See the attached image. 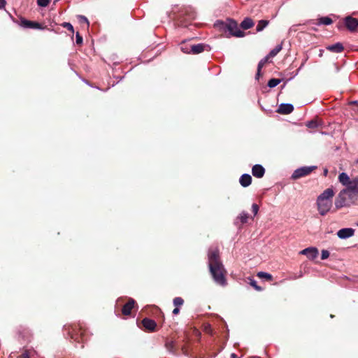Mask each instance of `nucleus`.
<instances>
[{
  "mask_svg": "<svg viewBox=\"0 0 358 358\" xmlns=\"http://www.w3.org/2000/svg\"><path fill=\"white\" fill-rule=\"evenodd\" d=\"M252 210L255 215H256L259 211V206L256 203H253L252 206Z\"/></svg>",
  "mask_w": 358,
  "mask_h": 358,
  "instance_id": "38",
  "label": "nucleus"
},
{
  "mask_svg": "<svg viewBox=\"0 0 358 358\" xmlns=\"http://www.w3.org/2000/svg\"><path fill=\"white\" fill-rule=\"evenodd\" d=\"M231 358H239L235 353L231 355Z\"/></svg>",
  "mask_w": 358,
  "mask_h": 358,
  "instance_id": "46",
  "label": "nucleus"
},
{
  "mask_svg": "<svg viewBox=\"0 0 358 358\" xmlns=\"http://www.w3.org/2000/svg\"><path fill=\"white\" fill-rule=\"evenodd\" d=\"M6 1L0 0V9L3 8L5 6Z\"/></svg>",
  "mask_w": 358,
  "mask_h": 358,
  "instance_id": "43",
  "label": "nucleus"
},
{
  "mask_svg": "<svg viewBox=\"0 0 358 358\" xmlns=\"http://www.w3.org/2000/svg\"><path fill=\"white\" fill-rule=\"evenodd\" d=\"M355 234V229L352 228H343L337 232V236L342 239L348 238L352 236Z\"/></svg>",
  "mask_w": 358,
  "mask_h": 358,
  "instance_id": "12",
  "label": "nucleus"
},
{
  "mask_svg": "<svg viewBox=\"0 0 358 358\" xmlns=\"http://www.w3.org/2000/svg\"><path fill=\"white\" fill-rule=\"evenodd\" d=\"M181 15H185L184 20H190L196 17V13L192 8H187L182 12Z\"/></svg>",
  "mask_w": 358,
  "mask_h": 358,
  "instance_id": "16",
  "label": "nucleus"
},
{
  "mask_svg": "<svg viewBox=\"0 0 358 358\" xmlns=\"http://www.w3.org/2000/svg\"><path fill=\"white\" fill-rule=\"evenodd\" d=\"M338 179H350V178L345 173H341L339 174Z\"/></svg>",
  "mask_w": 358,
  "mask_h": 358,
  "instance_id": "40",
  "label": "nucleus"
},
{
  "mask_svg": "<svg viewBox=\"0 0 358 358\" xmlns=\"http://www.w3.org/2000/svg\"><path fill=\"white\" fill-rule=\"evenodd\" d=\"M157 327L156 322L150 318L145 317L141 321L140 327L148 332H153Z\"/></svg>",
  "mask_w": 358,
  "mask_h": 358,
  "instance_id": "7",
  "label": "nucleus"
},
{
  "mask_svg": "<svg viewBox=\"0 0 358 358\" xmlns=\"http://www.w3.org/2000/svg\"><path fill=\"white\" fill-rule=\"evenodd\" d=\"M257 276L259 278H265L268 281H271L273 280V276L271 274L265 272H259L257 273Z\"/></svg>",
  "mask_w": 358,
  "mask_h": 358,
  "instance_id": "23",
  "label": "nucleus"
},
{
  "mask_svg": "<svg viewBox=\"0 0 358 358\" xmlns=\"http://www.w3.org/2000/svg\"><path fill=\"white\" fill-rule=\"evenodd\" d=\"M136 303L134 299L129 298L128 301L123 306L122 313L125 316H129L131 313L132 309L135 308Z\"/></svg>",
  "mask_w": 358,
  "mask_h": 358,
  "instance_id": "9",
  "label": "nucleus"
},
{
  "mask_svg": "<svg viewBox=\"0 0 358 358\" xmlns=\"http://www.w3.org/2000/svg\"><path fill=\"white\" fill-rule=\"evenodd\" d=\"M345 24L350 31H355L358 27V20L350 16L345 18Z\"/></svg>",
  "mask_w": 358,
  "mask_h": 358,
  "instance_id": "11",
  "label": "nucleus"
},
{
  "mask_svg": "<svg viewBox=\"0 0 358 358\" xmlns=\"http://www.w3.org/2000/svg\"><path fill=\"white\" fill-rule=\"evenodd\" d=\"M316 166H303L297 169L294 171L292 176V179H296L298 178L301 177H305L307 176L310 172H312Z\"/></svg>",
  "mask_w": 358,
  "mask_h": 358,
  "instance_id": "6",
  "label": "nucleus"
},
{
  "mask_svg": "<svg viewBox=\"0 0 358 358\" xmlns=\"http://www.w3.org/2000/svg\"><path fill=\"white\" fill-rule=\"evenodd\" d=\"M282 50V45L275 46L269 53V56L275 57Z\"/></svg>",
  "mask_w": 358,
  "mask_h": 358,
  "instance_id": "24",
  "label": "nucleus"
},
{
  "mask_svg": "<svg viewBox=\"0 0 358 358\" xmlns=\"http://www.w3.org/2000/svg\"><path fill=\"white\" fill-rule=\"evenodd\" d=\"M357 225H358V224H357Z\"/></svg>",
  "mask_w": 358,
  "mask_h": 358,
  "instance_id": "48",
  "label": "nucleus"
},
{
  "mask_svg": "<svg viewBox=\"0 0 358 358\" xmlns=\"http://www.w3.org/2000/svg\"><path fill=\"white\" fill-rule=\"evenodd\" d=\"M252 172L255 177L259 178L264 176L265 169L262 165L256 164L252 167Z\"/></svg>",
  "mask_w": 358,
  "mask_h": 358,
  "instance_id": "14",
  "label": "nucleus"
},
{
  "mask_svg": "<svg viewBox=\"0 0 358 358\" xmlns=\"http://www.w3.org/2000/svg\"><path fill=\"white\" fill-rule=\"evenodd\" d=\"M17 358H30V352L28 350H25L22 352Z\"/></svg>",
  "mask_w": 358,
  "mask_h": 358,
  "instance_id": "35",
  "label": "nucleus"
},
{
  "mask_svg": "<svg viewBox=\"0 0 358 358\" xmlns=\"http://www.w3.org/2000/svg\"><path fill=\"white\" fill-rule=\"evenodd\" d=\"M222 28L229 31L231 36L236 37L244 36V33L238 27L237 23L234 20H229L226 23H222Z\"/></svg>",
  "mask_w": 358,
  "mask_h": 358,
  "instance_id": "5",
  "label": "nucleus"
},
{
  "mask_svg": "<svg viewBox=\"0 0 358 358\" xmlns=\"http://www.w3.org/2000/svg\"><path fill=\"white\" fill-rule=\"evenodd\" d=\"M20 334L22 335V338L28 340L31 337V333L28 329H24L20 331Z\"/></svg>",
  "mask_w": 358,
  "mask_h": 358,
  "instance_id": "28",
  "label": "nucleus"
},
{
  "mask_svg": "<svg viewBox=\"0 0 358 358\" xmlns=\"http://www.w3.org/2000/svg\"><path fill=\"white\" fill-rule=\"evenodd\" d=\"M327 173H328V170L327 169H325L324 170V177H327Z\"/></svg>",
  "mask_w": 358,
  "mask_h": 358,
  "instance_id": "47",
  "label": "nucleus"
},
{
  "mask_svg": "<svg viewBox=\"0 0 358 358\" xmlns=\"http://www.w3.org/2000/svg\"><path fill=\"white\" fill-rule=\"evenodd\" d=\"M332 23V20L329 17H322L319 20V24L329 25Z\"/></svg>",
  "mask_w": 358,
  "mask_h": 358,
  "instance_id": "22",
  "label": "nucleus"
},
{
  "mask_svg": "<svg viewBox=\"0 0 358 358\" xmlns=\"http://www.w3.org/2000/svg\"><path fill=\"white\" fill-rule=\"evenodd\" d=\"M300 254L306 255L309 259L313 260L318 255V250L316 248H307L300 252Z\"/></svg>",
  "mask_w": 358,
  "mask_h": 358,
  "instance_id": "10",
  "label": "nucleus"
},
{
  "mask_svg": "<svg viewBox=\"0 0 358 358\" xmlns=\"http://www.w3.org/2000/svg\"><path fill=\"white\" fill-rule=\"evenodd\" d=\"M250 285L253 287L257 291H262V289L257 285V282L254 279H250Z\"/></svg>",
  "mask_w": 358,
  "mask_h": 358,
  "instance_id": "31",
  "label": "nucleus"
},
{
  "mask_svg": "<svg viewBox=\"0 0 358 358\" xmlns=\"http://www.w3.org/2000/svg\"><path fill=\"white\" fill-rule=\"evenodd\" d=\"M205 331L208 334H212V328H211V326L210 324H208L207 326L205 327Z\"/></svg>",
  "mask_w": 358,
  "mask_h": 358,
  "instance_id": "41",
  "label": "nucleus"
},
{
  "mask_svg": "<svg viewBox=\"0 0 358 358\" xmlns=\"http://www.w3.org/2000/svg\"><path fill=\"white\" fill-rule=\"evenodd\" d=\"M352 182L355 186L358 187V180H352Z\"/></svg>",
  "mask_w": 358,
  "mask_h": 358,
  "instance_id": "45",
  "label": "nucleus"
},
{
  "mask_svg": "<svg viewBox=\"0 0 358 358\" xmlns=\"http://www.w3.org/2000/svg\"><path fill=\"white\" fill-rule=\"evenodd\" d=\"M64 331H66L70 338L76 343H83L87 340L85 329L79 324L64 325Z\"/></svg>",
  "mask_w": 358,
  "mask_h": 358,
  "instance_id": "4",
  "label": "nucleus"
},
{
  "mask_svg": "<svg viewBox=\"0 0 358 358\" xmlns=\"http://www.w3.org/2000/svg\"><path fill=\"white\" fill-rule=\"evenodd\" d=\"M254 22L252 19L250 18H245L243 22L241 23V27L243 29H248L253 27Z\"/></svg>",
  "mask_w": 358,
  "mask_h": 358,
  "instance_id": "18",
  "label": "nucleus"
},
{
  "mask_svg": "<svg viewBox=\"0 0 358 358\" xmlns=\"http://www.w3.org/2000/svg\"><path fill=\"white\" fill-rule=\"evenodd\" d=\"M208 45H204L203 43L192 45H191V53L194 54V55L201 53L205 50L206 48H208Z\"/></svg>",
  "mask_w": 358,
  "mask_h": 358,
  "instance_id": "15",
  "label": "nucleus"
},
{
  "mask_svg": "<svg viewBox=\"0 0 358 358\" xmlns=\"http://www.w3.org/2000/svg\"><path fill=\"white\" fill-rule=\"evenodd\" d=\"M165 347L169 351H173L174 349L173 340L167 338L165 341Z\"/></svg>",
  "mask_w": 358,
  "mask_h": 358,
  "instance_id": "20",
  "label": "nucleus"
},
{
  "mask_svg": "<svg viewBox=\"0 0 358 358\" xmlns=\"http://www.w3.org/2000/svg\"><path fill=\"white\" fill-rule=\"evenodd\" d=\"M179 312H180V310H179L178 307H176V308L173 309V314H174V315H177V314H178V313H179Z\"/></svg>",
  "mask_w": 358,
  "mask_h": 358,
  "instance_id": "44",
  "label": "nucleus"
},
{
  "mask_svg": "<svg viewBox=\"0 0 358 358\" xmlns=\"http://www.w3.org/2000/svg\"><path fill=\"white\" fill-rule=\"evenodd\" d=\"M240 179H252V177L250 174L244 173L241 176Z\"/></svg>",
  "mask_w": 358,
  "mask_h": 358,
  "instance_id": "42",
  "label": "nucleus"
},
{
  "mask_svg": "<svg viewBox=\"0 0 358 358\" xmlns=\"http://www.w3.org/2000/svg\"><path fill=\"white\" fill-rule=\"evenodd\" d=\"M294 110V106L291 103H281L278 109V113L280 114H289Z\"/></svg>",
  "mask_w": 358,
  "mask_h": 358,
  "instance_id": "13",
  "label": "nucleus"
},
{
  "mask_svg": "<svg viewBox=\"0 0 358 358\" xmlns=\"http://www.w3.org/2000/svg\"><path fill=\"white\" fill-rule=\"evenodd\" d=\"M268 24V20H262L259 21V22L256 27L257 31H262Z\"/></svg>",
  "mask_w": 358,
  "mask_h": 358,
  "instance_id": "19",
  "label": "nucleus"
},
{
  "mask_svg": "<svg viewBox=\"0 0 358 358\" xmlns=\"http://www.w3.org/2000/svg\"><path fill=\"white\" fill-rule=\"evenodd\" d=\"M238 218L240 219L241 220V224H245L248 222V220L249 218V215L247 213H245V212H243L240 216L238 217Z\"/></svg>",
  "mask_w": 358,
  "mask_h": 358,
  "instance_id": "26",
  "label": "nucleus"
},
{
  "mask_svg": "<svg viewBox=\"0 0 358 358\" xmlns=\"http://www.w3.org/2000/svg\"><path fill=\"white\" fill-rule=\"evenodd\" d=\"M20 25L25 29H42L43 27L41 24L36 22H33L28 20L25 18L20 19Z\"/></svg>",
  "mask_w": 358,
  "mask_h": 358,
  "instance_id": "8",
  "label": "nucleus"
},
{
  "mask_svg": "<svg viewBox=\"0 0 358 358\" xmlns=\"http://www.w3.org/2000/svg\"><path fill=\"white\" fill-rule=\"evenodd\" d=\"M184 303V300L181 297H176L173 299V304L175 306L178 307L182 306Z\"/></svg>",
  "mask_w": 358,
  "mask_h": 358,
  "instance_id": "32",
  "label": "nucleus"
},
{
  "mask_svg": "<svg viewBox=\"0 0 358 358\" xmlns=\"http://www.w3.org/2000/svg\"><path fill=\"white\" fill-rule=\"evenodd\" d=\"M307 127L310 129H315L319 126V124L317 120H310L306 123Z\"/></svg>",
  "mask_w": 358,
  "mask_h": 358,
  "instance_id": "29",
  "label": "nucleus"
},
{
  "mask_svg": "<svg viewBox=\"0 0 358 358\" xmlns=\"http://www.w3.org/2000/svg\"><path fill=\"white\" fill-rule=\"evenodd\" d=\"M78 17V21H79V22H80V24H83V23H84V24H86L87 27H89V26H90V22H89V21H88L87 18L85 16H84V15H78V17Z\"/></svg>",
  "mask_w": 358,
  "mask_h": 358,
  "instance_id": "25",
  "label": "nucleus"
},
{
  "mask_svg": "<svg viewBox=\"0 0 358 358\" xmlns=\"http://www.w3.org/2000/svg\"><path fill=\"white\" fill-rule=\"evenodd\" d=\"M208 262L209 271L214 281L221 286H225L227 285V271L221 261L218 247L211 246L208 249Z\"/></svg>",
  "mask_w": 358,
  "mask_h": 358,
  "instance_id": "1",
  "label": "nucleus"
},
{
  "mask_svg": "<svg viewBox=\"0 0 358 358\" xmlns=\"http://www.w3.org/2000/svg\"><path fill=\"white\" fill-rule=\"evenodd\" d=\"M346 188L340 192L335 200V206L337 209L349 206L357 199L358 187L355 186L352 180H340Z\"/></svg>",
  "mask_w": 358,
  "mask_h": 358,
  "instance_id": "2",
  "label": "nucleus"
},
{
  "mask_svg": "<svg viewBox=\"0 0 358 358\" xmlns=\"http://www.w3.org/2000/svg\"><path fill=\"white\" fill-rule=\"evenodd\" d=\"M37 4L40 7H46L50 3V0H37Z\"/></svg>",
  "mask_w": 358,
  "mask_h": 358,
  "instance_id": "33",
  "label": "nucleus"
},
{
  "mask_svg": "<svg viewBox=\"0 0 358 358\" xmlns=\"http://www.w3.org/2000/svg\"><path fill=\"white\" fill-rule=\"evenodd\" d=\"M62 26L64 28H66L69 31H71L72 33L74 32L73 27L70 22H63L62 24Z\"/></svg>",
  "mask_w": 358,
  "mask_h": 358,
  "instance_id": "34",
  "label": "nucleus"
},
{
  "mask_svg": "<svg viewBox=\"0 0 358 358\" xmlns=\"http://www.w3.org/2000/svg\"><path fill=\"white\" fill-rule=\"evenodd\" d=\"M327 49L333 52H341L343 50V46L341 43H337L327 47Z\"/></svg>",
  "mask_w": 358,
  "mask_h": 358,
  "instance_id": "17",
  "label": "nucleus"
},
{
  "mask_svg": "<svg viewBox=\"0 0 358 358\" xmlns=\"http://www.w3.org/2000/svg\"><path fill=\"white\" fill-rule=\"evenodd\" d=\"M76 43L78 45H81L83 43V39L82 36L78 32L76 33Z\"/></svg>",
  "mask_w": 358,
  "mask_h": 358,
  "instance_id": "36",
  "label": "nucleus"
},
{
  "mask_svg": "<svg viewBox=\"0 0 358 358\" xmlns=\"http://www.w3.org/2000/svg\"><path fill=\"white\" fill-rule=\"evenodd\" d=\"M334 196V192L332 188L325 189L317 199V206L319 213L324 216L332 207V198Z\"/></svg>",
  "mask_w": 358,
  "mask_h": 358,
  "instance_id": "3",
  "label": "nucleus"
},
{
  "mask_svg": "<svg viewBox=\"0 0 358 358\" xmlns=\"http://www.w3.org/2000/svg\"><path fill=\"white\" fill-rule=\"evenodd\" d=\"M281 82V80L278 78H271L268 82V86L270 88H273L276 87L278 84H280Z\"/></svg>",
  "mask_w": 358,
  "mask_h": 358,
  "instance_id": "21",
  "label": "nucleus"
},
{
  "mask_svg": "<svg viewBox=\"0 0 358 358\" xmlns=\"http://www.w3.org/2000/svg\"><path fill=\"white\" fill-rule=\"evenodd\" d=\"M266 59H262L259 64H258V67H257V73L256 75V78L258 79L259 75H260V71H261V69L263 67V66L264 65V64L266 63Z\"/></svg>",
  "mask_w": 358,
  "mask_h": 358,
  "instance_id": "30",
  "label": "nucleus"
},
{
  "mask_svg": "<svg viewBox=\"0 0 358 358\" xmlns=\"http://www.w3.org/2000/svg\"><path fill=\"white\" fill-rule=\"evenodd\" d=\"M329 257V252L326 250H322L321 259L322 260L327 259Z\"/></svg>",
  "mask_w": 358,
  "mask_h": 358,
  "instance_id": "37",
  "label": "nucleus"
},
{
  "mask_svg": "<svg viewBox=\"0 0 358 358\" xmlns=\"http://www.w3.org/2000/svg\"><path fill=\"white\" fill-rule=\"evenodd\" d=\"M243 187H248L251 184L252 180H239Z\"/></svg>",
  "mask_w": 358,
  "mask_h": 358,
  "instance_id": "39",
  "label": "nucleus"
},
{
  "mask_svg": "<svg viewBox=\"0 0 358 358\" xmlns=\"http://www.w3.org/2000/svg\"><path fill=\"white\" fill-rule=\"evenodd\" d=\"M180 50L184 53L190 54L191 53V45L189 46L188 45H186V44H181Z\"/></svg>",
  "mask_w": 358,
  "mask_h": 358,
  "instance_id": "27",
  "label": "nucleus"
}]
</instances>
